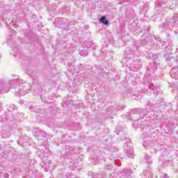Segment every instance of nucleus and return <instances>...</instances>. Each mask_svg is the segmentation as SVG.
I'll list each match as a JSON object with an SVG mask.
<instances>
[{
	"label": "nucleus",
	"mask_w": 178,
	"mask_h": 178,
	"mask_svg": "<svg viewBox=\"0 0 178 178\" xmlns=\"http://www.w3.org/2000/svg\"><path fill=\"white\" fill-rule=\"evenodd\" d=\"M19 143H22L23 145H26V144H27V139H23V138H21L19 139Z\"/></svg>",
	"instance_id": "nucleus-14"
},
{
	"label": "nucleus",
	"mask_w": 178,
	"mask_h": 178,
	"mask_svg": "<svg viewBox=\"0 0 178 178\" xmlns=\"http://www.w3.org/2000/svg\"><path fill=\"white\" fill-rule=\"evenodd\" d=\"M16 84V79L11 80L9 83V84H6L3 83V81L0 82V89L1 92H8L9 91V87H11V88H13V86Z\"/></svg>",
	"instance_id": "nucleus-1"
},
{
	"label": "nucleus",
	"mask_w": 178,
	"mask_h": 178,
	"mask_svg": "<svg viewBox=\"0 0 178 178\" xmlns=\"http://www.w3.org/2000/svg\"><path fill=\"white\" fill-rule=\"evenodd\" d=\"M11 48L13 49V51H17V47L16 46V44H12Z\"/></svg>",
	"instance_id": "nucleus-17"
},
{
	"label": "nucleus",
	"mask_w": 178,
	"mask_h": 178,
	"mask_svg": "<svg viewBox=\"0 0 178 178\" xmlns=\"http://www.w3.org/2000/svg\"><path fill=\"white\" fill-rule=\"evenodd\" d=\"M80 55L81 56H87V55H88V51H87L86 50H81L80 52Z\"/></svg>",
	"instance_id": "nucleus-11"
},
{
	"label": "nucleus",
	"mask_w": 178,
	"mask_h": 178,
	"mask_svg": "<svg viewBox=\"0 0 178 178\" xmlns=\"http://www.w3.org/2000/svg\"><path fill=\"white\" fill-rule=\"evenodd\" d=\"M100 23H102L103 24H104V26H108V24H109V21H108V19H106V17L103 16L100 18Z\"/></svg>",
	"instance_id": "nucleus-7"
},
{
	"label": "nucleus",
	"mask_w": 178,
	"mask_h": 178,
	"mask_svg": "<svg viewBox=\"0 0 178 178\" xmlns=\"http://www.w3.org/2000/svg\"><path fill=\"white\" fill-rule=\"evenodd\" d=\"M134 97V99H135L136 101H140L141 98H143V95L138 94L137 95H135Z\"/></svg>",
	"instance_id": "nucleus-12"
},
{
	"label": "nucleus",
	"mask_w": 178,
	"mask_h": 178,
	"mask_svg": "<svg viewBox=\"0 0 178 178\" xmlns=\"http://www.w3.org/2000/svg\"><path fill=\"white\" fill-rule=\"evenodd\" d=\"M108 111V112H111V113H112V114H115V108H113V107H111L110 108H109V110H107Z\"/></svg>",
	"instance_id": "nucleus-16"
},
{
	"label": "nucleus",
	"mask_w": 178,
	"mask_h": 178,
	"mask_svg": "<svg viewBox=\"0 0 178 178\" xmlns=\"http://www.w3.org/2000/svg\"><path fill=\"white\" fill-rule=\"evenodd\" d=\"M144 178H152V172L151 171L146 170L143 172Z\"/></svg>",
	"instance_id": "nucleus-6"
},
{
	"label": "nucleus",
	"mask_w": 178,
	"mask_h": 178,
	"mask_svg": "<svg viewBox=\"0 0 178 178\" xmlns=\"http://www.w3.org/2000/svg\"><path fill=\"white\" fill-rule=\"evenodd\" d=\"M124 150L128 158H134V149H133V147L129 145V143L124 145Z\"/></svg>",
	"instance_id": "nucleus-2"
},
{
	"label": "nucleus",
	"mask_w": 178,
	"mask_h": 178,
	"mask_svg": "<svg viewBox=\"0 0 178 178\" xmlns=\"http://www.w3.org/2000/svg\"><path fill=\"white\" fill-rule=\"evenodd\" d=\"M115 111L118 112V109H115Z\"/></svg>",
	"instance_id": "nucleus-24"
},
{
	"label": "nucleus",
	"mask_w": 178,
	"mask_h": 178,
	"mask_svg": "<svg viewBox=\"0 0 178 178\" xmlns=\"http://www.w3.org/2000/svg\"><path fill=\"white\" fill-rule=\"evenodd\" d=\"M170 76L172 79H175V80H178V71L176 69V67H173L170 72Z\"/></svg>",
	"instance_id": "nucleus-5"
},
{
	"label": "nucleus",
	"mask_w": 178,
	"mask_h": 178,
	"mask_svg": "<svg viewBox=\"0 0 178 178\" xmlns=\"http://www.w3.org/2000/svg\"><path fill=\"white\" fill-rule=\"evenodd\" d=\"M27 92V89H26V88H22L15 92V95L17 97H23V95H26Z\"/></svg>",
	"instance_id": "nucleus-4"
},
{
	"label": "nucleus",
	"mask_w": 178,
	"mask_h": 178,
	"mask_svg": "<svg viewBox=\"0 0 178 178\" xmlns=\"http://www.w3.org/2000/svg\"><path fill=\"white\" fill-rule=\"evenodd\" d=\"M54 26H55L56 27H60V24H58V19H56V20H55Z\"/></svg>",
	"instance_id": "nucleus-18"
},
{
	"label": "nucleus",
	"mask_w": 178,
	"mask_h": 178,
	"mask_svg": "<svg viewBox=\"0 0 178 178\" xmlns=\"http://www.w3.org/2000/svg\"><path fill=\"white\" fill-rule=\"evenodd\" d=\"M146 162L147 163H152V161H151V156H146L145 157Z\"/></svg>",
	"instance_id": "nucleus-13"
},
{
	"label": "nucleus",
	"mask_w": 178,
	"mask_h": 178,
	"mask_svg": "<svg viewBox=\"0 0 178 178\" xmlns=\"http://www.w3.org/2000/svg\"><path fill=\"white\" fill-rule=\"evenodd\" d=\"M135 65H138V66H136V68L138 70H140V69H141V63H140V62H135Z\"/></svg>",
	"instance_id": "nucleus-15"
},
{
	"label": "nucleus",
	"mask_w": 178,
	"mask_h": 178,
	"mask_svg": "<svg viewBox=\"0 0 178 178\" xmlns=\"http://www.w3.org/2000/svg\"><path fill=\"white\" fill-rule=\"evenodd\" d=\"M86 45L88 49L92 48V49H95V45L91 41L86 42Z\"/></svg>",
	"instance_id": "nucleus-9"
},
{
	"label": "nucleus",
	"mask_w": 178,
	"mask_h": 178,
	"mask_svg": "<svg viewBox=\"0 0 178 178\" xmlns=\"http://www.w3.org/2000/svg\"><path fill=\"white\" fill-rule=\"evenodd\" d=\"M150 88L154 95H158V87L152 86Z\"/></svg>",
	"instance_id": "nucleus-10"
},
{
	"label": "nucleus",
	"mask_w": 178,
	"mask_h": 178,
	"mask_svg": "<svg viewBox=\"0 0 178 178\" xmlns=\"http://www.w3.org/2000/svg\"><path fill=\"white\" fill-rule=\"evenodd\" d=\"M178 89V86H175L172 88V90H177Z\"/></svg>",
	"instance_id": "nucleus-21"
},
{
	"label": "nucleus",
	"mask_w": 178,
	"mask_h": 178,
	"mask_svg": "<svg viewBox=\"0 0 178 178\" xmlns=\"http://www.w3.org/2000/svg\"><path fill=\"white\" fill-rule=\"evenodd\" d=\"M106 169H107V170H111V169H112V166H111L109 165H106Z\"/></svg>",
	"instance_id": "nucleus-19"
},
{
	"label": "nucleus",
	"mask_w": 178,
	"mask_h": 178,
	"mask_svg": "<svg viewBox=\"0 0 178 178\" xmlns=\"http://www.w3.org/2000/svg\"><path fill=\"white\" fill-rule=\"evenodd\" d=\"M122 175L124 176V178H130V176L131 175V172L129 170H123Z\"/></svg>",
	"instance_id": "nucleus-8"
},
{
	"label": "nucleus",
	"mask_w": 178,
	"mask_h": 178,
	"mask_svg": "<svg viewBox=\"0 0 178 178\" xmlns=\"http://www.w3.org/2000/svg\"><path fill=\"white\" fill-rule=\"evenodd\" d=\"M29 109H31V107H29Z\"/></svg>",
	"instance_id": "nucleus-25"
},
{
	"label": "nucleus",
	"mask_w": 178,
	"mask_h": 178,
	"mask_svg": "<svg viewBox=\"0 0 178 178\" xmlns=\"http://www.w3.org/2000/svg\"><path fill=\"white\" fill-rule=\"evenodd\" d=\"M158 69V64L155 63H151L150 67L147 68V74H151V73H155V70Z\"/></svg>",
	"instance_id": "nucleus-3"
},
{
	"label": "nucleus",
	"mask_w": 178,
	"mask_h": 178,
	"mask_svg": "<svg viewBox=\"0 0 178 178\" xmlns=\"http://www.w3.org/2000/svg\"><path fill=\"white\" fill-rule=\"evenodd\" d=\"M5 177H9V175L8 173L4 175Z\"/></svg>",
	"instance_id": "nucleus-23"
},
{
	"label": "nucleus",
	"mask_w": 178,
	"mask_h": 178,
	"mask_svg": "<svg viewBox=\"0 0 178 178\" xmlns=\"http://www.w3.org/2000/svg\"><path fill=\"white\" fill-rule=\"evenodd\" d=\"M173 23L175 24V23H176L175 22H173Z\"/></svg>",
	"instance_id": "nucleus-26"
},
{
	"label": "nucleus",
	"mask_w": 178,
	"mask_h": 178,
	"mask_svg": "<svg viewBox=\"0 0 178 178\" xmlns=\"http://www.w3.org/2000/svg\"><path fill=\"white\" fill-rule=\"evenodd\" d=\"M163 178H169V176H168L166 174H164Z\"/></svg>",
	"instance_id": "nucleus-20"
},
{
	"label": "nucleus",
	"mask_w": 178,
	"mask_h": 178,
	"mask_svg": "<svg viewBox=\"0 0 178 178\" xmlns=\"http://www.w3.org/2000/svg\"><path fill=\"white\" fill-rule=\"evenodd\" d=\"M9 136H10V132L7 131V137H9Z\"/></svg>",
	"instance_id": "nucleus-22"
}]
</instances>
